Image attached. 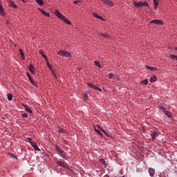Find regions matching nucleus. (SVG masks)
<instances>
[{
    "instance_id": "9",
    "label": "nucleus",
    "mask_w": 177,
    "mask_h": 177,
    "mask_svg": "<svg viewBox=\"0 0 177 177\" xmlns=\"http://www.w3.org/2000/svg\"><path fill=\"white\" fill-rule=\"evenodd\" d=\"M151 140H153V142H154V140H156V138H157V136H158V131H154V132L151 133Z\"/></svg>"
},
{
    "instance_id": "11",
    "label": "nucleus",
    "mask_w": 177,
    "mask_h": 177,
    "mask_svg": "<svg viewBox=\"0 0 177 177\" xmlns=\"http://www.w3.org/2000/svg\"><path fill=\"white\" fill-rule=\"evenodd\" d=\"M8 6H10V8H14V9H17V5H16V3L12 1H9Z\"/></svg>"
},
{
    "instance_id": "49",
    "label": "nucleus",
    "mask_w": 177,
    "mask_h": 177,
    "mask_svg": "<svg viewBox=\"0 0 177 177\" xmlns=\"http://www.w3.org/2000/svg\"><path fill=\"white\" fill-rule=\"evenodd\" d=\"M104 74H107V73H106V72H104Z\"/></svg>"
},
{
    "instance_id": "24",
    "label": "nucleus",
    "mask_w": 177,
    "mask_h": 177,
    "mask_svg": "<svg viewBox=\"0 0 177 177\" xmlns=\"http://www.w3.org/2000/svg\"><path fill=\"white\" fill-rule=\"evenodd\" d=\"M25 109L28 113H30V114L32 113V111L31 109H30V107H28V106L25 105Z\"/></svg>"
},
{
    "instance_id": "52",
    "label": "nucleus",
    "mask_w": 177,
    "mask_h": 177,
    "mask_svg": "<svg viewBox=\"0 0 177 177\" xmlns=\"http://www.w3.org/2000/svg\"><path fill=\"white\" fill-rule=\"evenodd\" d=\"M53 75H55V73H53Z\"/></svg>"
},
{
    "instance_id": "29",
    "label": "nucleus",
    "mask_w": 177,
    "mask_h": 177,
    "mask_svg": "<svg viewBox=\"0 0 177 177\" xmlns=\"http://www.w3.org/2000/svg\"><path fill=\"white\" fill-rule=\"evenodd\" d=\"M88 86H89L90 88H93V89H95L96 86H95V84H92V83H87Z\"/></svg>"
},
{
    "instance_id": "34",
    "label": "nucleus",
    "mask_w": 177,
    "mask_h": 177,
    "mask_svg": "<svg viewBox=\"0 0 177 177\" xmlns=\"http://www.w3.org/2000/svg\"><path fill=\"white\" fill-rule=\"evenodd\" d=\"M57 55H59L60 56H64V51L60 50L58 53Z\"/></svg>"
},
{
    "instance_id": "8",
    "label": "nucleus",
    "mask_w": 177,
    "mask_h": 177,
    "mask_svg": "<svg viewBox=\"0 0 177 177\" xmlns=\"http://www.w3.org/2000/svg\"><path fill=\"white\" fill-rule=\"evenodd\" d=\"M102 2L104 5H107V6H114V3L111 2L110 0H102Z\"/></svg>"
},
{
    "instance_id": "5",
    "label": "nucleus",
    "mask_w": 177,
    "mask_h": 177,
    "mask_svg": "<svg viewBox=\"0 0 177 177\" xmlns=\"http://www.w3.org/2000/svg\"><path fill=\"white\" fill-rule=\"evenodd\" d=\"M151 24H157L158 26H164V21L160 19H154L151 21Z\"/></svg>"
},
{
    "instance_id": "1",
    "label": "nucleus",
    "mask_w": 177,
    "mask_h": 177,
    "mask_svg": "<svg viewBox=\"0 0 177 177\" xmlns=\"http://www.w3.org/2000/svg\"><path fill=\"white\" fill-rule=\"evenodd\" d=\"M54 14L55 15V16H57V17H58L59 19H60L61 20H62V21H64V23H66V24H71V21H70V20H68V19H67L66 17H64V15H62V13L60 12H59V10H55L54 11Z\"/></svg>"
},
{
    "instance_id": "50",
    "label": "nucleus",
    "mask_w": 177,
    "mask_h": 177,
    "mask_svg": "<svg viewBox=\"0 0 177 177\" xmlns=\"http://www.w3.org/2000/svg\"><path fill=\"white\" fill-rule=\"evenodd\" d=\"M176 50H177V47L176 48Z\"/></svg>"
},
{
    "instance_id": "30",
    "label": "nucleus",
    "mask_w": 177,
    "mask_h": 177,
    "mask_svg": "<svg viewBox=\"0 0 177 177\" xmlns=\"http://www.w3.org/2000/svg\"><path fill=\"white\" fill-rule=\"evenodd\" d=\"M7 98H8V100L10 102L13 99V95L11 93H8Z\"/></svg>"
},
{
    "instance_id": "36",
    "label": "nucleus",
    "mask_w": 177,
    "mask_h": 177,
    "mask_svg": "<svg viewBox=\"0 0 177 177\" xmlns=\"http://www.w3.org/2000/svg\"><path fill=\"white\" fill-rule=\"evenodd\" d=\"M98 128H99V129H100V131H102V132H103V133H104V135H106H106H107L108 133L105 131V130L103 129V128H102V127H99Z\"/></svg>"
},
{
    "instance_id": "35",
    "label": "nucleus",
    "mask_w": 177,
    "mask_h": 177,
    "mask_svg": "<svg viewBox=\"0 0 177 177\" xmlns=\"http://www.w3.org/2000/svg\"><path fill=\"white\" fill-rule=\"evenodd\" d=\"M30 82H31L32 85H33V86H37V82H35V81H34L32 79V80H30Z\"/></svg>"
},
{
    "instance_id": "43",
    "label": "nucleus",
    "mask_w": 177,
    "mask_h": 177,
    "mask_svg": "<svg viewBox=\"0 0 177 177\" xmlns=\"http://www.w3.org/2000/svg\"><path fill=\"white\" fill-rule=\"evenodd\" d=\"M79 2H80V1H73V3H75V5H77V3H79Z\"/></svg>"
},
{
    "instance_id": "42",
    "label": "nucleus",
    "mask_w": 177,
    "mask_h": 177,
    "mask_svg": "<svg viewBox=\"0 0 177 177\" xmlns=\"http://www.w3.org/2000/svg\"><path fill=\"white\" fill-rule=\"evenodd\" d=\"M95 132H96L98 135L102 136V132H101L100 130H96V129H95Z\"/></svg>"
},
{
    "instance_id": "12",
    "label": "nucleus",
    "mask_w": 177,
    "mask_h": 177,
    "mask_svg": "<svg viewBox=\"0 0 177 177\" xmlns=\"http://www.w3.org/2000/svg\"><path fill=\"white\" fill-rule=\"evenodd\" d=\"M39 12L44 15V16H46V17H49L50 15L49 12H46L45 10H42L41 8H39Z\"/></svg>"
},
{
    "instance_id": "20",
    "label": "nucleus",
    "mask_w": 177,
    "mask_h": 177,
    "mask_svg": "<svg viewBox=\"0 0 177 177\" xmlns=\"http://www.w3.org/2000/svg\"><path fill=\"white\" fill-rule=\"evenodd\" d=\"M37 5H39V6H44V0H35Z\"/></svg>"
},
{
    "instance_id": "18",
    "label": "nucleus",
    "mask_w": 177,
    "mask_h": 177,
    "mask_svg": "<svg viewBox=\"0 0 177 177\" xmlns=\"http://www.w3.org/2000/svg\"><path fill=\"white\" fill-rule=\"evenodd\" d=\"M19 55H21L22 59H24L26 58V56L24 55V52H23V49L21 48H19Z\"/></svg>"
},
{
    "instance_id": "51",
    "label": "nucleus",
    "mask_w": 177,
    "mask_h": 177,
    "mask_svg": "<svg viewBox=\"0 0 177 177\" xmlns=\"http://www.w3.org/2000/svg\"><path fill=\"white\" fill-rule=\"evenodd\" d=\"M53 75H55V73H53Z\"/></svg>"
},
{
    "instance_id": "6",
    "label": "nucleus",
    "mask_w": 177,
    "mask_h": 177,
    "mask_svg": "<svg viewBox=\"0 0 177 177\" xmlns=\"http://www.w3.org/2000/svg\"><path fill=\"white\" fill-rule=\"evenodd\" d=\"M56 164H57V165H59V167H62V168H68V166L67 165V164H66V162H63V161H57Z\"/></svg>"
},
{
    "instance_id": "21",
    "label": "nucleus",
    "mask_w": 177,
    "mask_h": 177,
    "mask_svg": "<svg viewBox=\"0 0 177 177\" xmlns=\"http://www.w3.org/2000/svg\"><path fill=\"white\" fill-rule=\"evenodd\" d=\"M65 57H71V53L68 51H64V55Z\"/></svg>"
},
{
    "instance_id": "39",
    "label": "nucleus",
    "mask_w": 177,
    "mask_h": 177,
    "mask_svg": "<svg viewBox=\"0 0 177 177\" xmlns=\"http://www.w3.org/2000/svg\"><path fill=\"white\" fill-rule=\"evenodd\" d=\"M27 140H28V142L30 143V145H32V143H34V142H32V138H28Z\"/></svg>"
},
{
    "instance_id": "32",
    "label": "nucleus",
    "mask_w": 177,
    "mask_h": 177,
    "mask_svg": "<svg viewBox=\"0 0 177 177\" xmlns=\"http://www.w3.org/2000/svg\"><path fill=\"white\" fill-rule=\"evenodd\" d=\"M100 162H102V164H103V165H106V160H104V158H100Z\"/></svg>"
},
{
    "instance_id": "53",
    "label": "nucleus",
    "mask_w": 177,
    "mask_h": 177,
    "mask_svg": "<svg viewBox=\"0 0 177 177\" xmlns=\"http://www.w3.org/2000/svg\"><path fill=\"white\" fill-rule=\"evenodd\" d=\"M53 75H55V73H53Z\"/></svg>"
},
{
    "instance_id": "10",
    "label": "nucleus",
    "mask_w": 177,
    "mask_h": 177,
    "mask_svg": "<svg viewBox=\"0 0 177 177\" xmlns=\"http://www.w3.org/2000/svg\"><path fill=\"white\" fill-rule=\"evenodd\" d=\"M28 70L31 74H35V66H34L32 64H30Z\"/></svg>"
},
{
    "instance_id": "2",
    "label": "nucleus",
    "mask_w": 177,
    "mask_h": 177,
    "mask_svg": "<svg viewBox=\"0 0 177 177\" xmlns=\"http://www.w3.org/2000/svg\"><path fill=\"white\" fill-rule=\"evenodd\" d=\"M133 5H134V6L136 8H143V6H146L147 8H149V4L147 3V2L145 1H139V2H136V1H133Z\"/></svg>"
},
{
    "instance_id": "46",
    "label": "nucleus",
    "mask_w": 177,
    "mask_h": 177,
    "mask_svg": "<svg viewBox=\"0 0 177 177\" xmlns=\"http://www.w3.org/2000/svg\"><path fill=\"white\" fill-rule=\"evenodd\" d=\"M2 7V2L0 1V8Z\"/></svg>"
},
{
    "instance_id": "27",
    "label": "nucleus",
    "mask_w": 177,
    "mask_h": 177,
    "mask_svg": "<svg viewBox=\"0 0 177 177\" xmlns=\"http://www.w3.org/2000/svg\"><path fill=\"white\" fill-rule=\"evenodd\" d=\"M94 63H95V65L97 66V67H99V68H102V65L100 64V62L97 61H95Z\"/></svg>"
},
{
    "instance_id": "44",
    "label": "nucleus",
    "mask_w": 177,
    "mask_h": 177,
    "mask_svg": "<svg viewBox=\"0 0 177 177\" xmlns=\"http://www.w3.org/2000/svg\"><path fill=\"white\" fill-rule=\"evenodd\" d=\"M98 19H100V20H103V17H102L100 16L98 17Z\"/></svg>"
},
{
    "instance_id": "19",
    "label": "nucleus",
    "mask_w": 177,
    "mask_h": 177,
    "mask_svg": "<svg viewBox=\"0 0 177 177\" xmlns=\"http://www.w3.org/2000/svg\"><path fill=\"white\" fill-rule=\"evenodd\" d=\"M66 131L64 129H58V133H59V135H64V133H66Z\"/></svg>"
},
{
    "instance_id": "14",
    "label": "nucleus",
    "mask_w": 177,
    "mask_h": 177,
    "mask_svg": "<svg viewBox=\"0 0 177 177\" xmlns=\"http://www.w3.org/2000/svg\"><path fill=\"white\" fill-rule=\"evenodd\" d=\"M39 53H40V55L42 56V57H44L45 60L48 59V57L46 56V55H45L44 50L40 49L39 51Z\"/></svg>"
},
{
    "instance_id": "17",
    "label": "nucleus",
    "mask_w": 177,
    "mask_h": 177,
    "mask_svg": "<svg viewBox=\"0 0 177 177\" xmlns=\"http://www.w3.org/2000/svg\"><path fill=\"white\" fill-rule=\"evenodd\" d=\"M88 96H89V92H85L84 94V102H86L88 99Z\"/></svg>"
},
{
    "instance_id": "33",
    "label": "nucleus",
    "mask_w": 177,
    "mask_h": 177,
    "mask_svg": "<svg viewBox=\"0 0 177 177\" xmlns=\"http://www.w3.org/2000/svg\"><path fill=\"white\" fill-rule=\"evenodd\" d=\"M146 67L148 70H151V71H154V70L156 69V68L149 66H146Z\"/></svg>"
},
{
    "instance_id": "13",
    "label": "nucleus",
    "mask_w": 177,
    "mask_h": 177,
    "mask_svg": "<svg viewBox=\"0 0 177 177\" xmlns=\"http://www.w3.org/2000/svg\"><path fill=\"white\" fill-rule=\"evenodd\" d=\"M32 147H33V149L36 151H39L41 149H39V147H38V145H37V143H32L31 145Z\"/></svg>"
},
{
    "instance_id": "47",
    "label": "nucleus",
    "mask_w": 177,
    "mask_h": 177,
    "mask_svg": "<svg viewBox=\"0 0 177 177\" xmlns=\"http://www.w3.org/2000/svg\"><path fill=\"white\" fill-rule=\"evenodd\" d=\"M10 157H15V154L12 153V154L10 155Z\"/></svg>"
},
{
    "instance_id": "28",
    "label": "nucleus",
    "mask_w": 177,
    "mask_h": 177,
    "mask_svg": "<svg viewBox=\"0 0 177 177\" xmlns=\"http://www.w3.org/2000/svg\"><path fill=\"white\" fill-rule=\"evenodd\" d=\"M106 78H109V80H111V78H113V77H114V74L113 73H109L108 75H106Z\"/></svg>"
},
{
    "instance_id": "37",
    "label": "nucleus",
    "mask_w": 177,
    "mask_h": 177,
    "mask_svg": "<svg viewBox=\"0 0 177 177\" xmlns=\"http://www.w3.org/2000/svg\"><path fill=\"white\" fill-rule=\"evenodd\" d=\"M26 75H27V77H28L29 81H31V80H32V78H31V75H30V74L28 73V72L26 73Z\"/></svg>"
},
{
    "instance_id": "45",
    "label": "nucleus",
    "mask_w": 177,
    "mask_h": 177,
    "mask_svg": "<svg viewBox=\"0 0 177 177\" xmlns=\"http://www.w3.org/2000/svg\"><path fill=\"white\" fill-rule=\"evenodd\" d=\"M106 136H107L108 138H111V135H110V134L108 133V134L106 135Z\"/></svg>"
},
{
    "instance_id": "15",
    "label": "nucleus",
    "mask_w": 177,
    "mask_h": 177,
    "mask_svg": "<svg viewBox=\"0 0 177 177\" xmlns=\"http://www.w3.org/2000/svg\"><path fill=\"white\" fill-rule=\"evenodd\" d=\"M0 15L1 16H5L6 15V12L5 9H3V6L0 7Z\"/></svg>"
},
{
    "instance_id": "22",
    "label": "nucleus",
    "mask_w": 177,
    "mask_h": 177,
    "mask_svg": "<svg viewBox=\"0 0 177 177\" xmlns=\"http://www.w3.org/2000/svg\"><path fill=\"white\" fill-rule=\"evenodd\" d=\"M156 81H157V76H153V77H150V79H149V82H156Z\"/></svg>"
},
{
    "instance_id": "7",
    "label": "nucleus",
    "mask_w": 177,
    "mask_h": 177,
    "mask_svg": "<svg viewBox=\"0 0 177 177\" xmlns=\"http://www.w3.org/2000/svg\"><path fill=\"white\" fill-rule=\"evenodd\" d=\"M148 171L150 177H153L156 175V170L153 168L149 167Z\"/></svg>"
},
{
    "instance_id": "41",
    "label": "nucleus",
    "mask_w": 177,
    "mask_h": 177,
    "mask_svg": "<svg viewBox=\"0 0 177 177\" xmlns=\"http://www.w3.org/2000/svg\"><path fill=\"white\" fill-rule=\"evenodd\" d=\"M97 91H99V92H102V88L98 87V86H95V88Z\"/></svg>"
},
{
    "instance_id": "26",
    "label": "nucleus",
    "mask_w": 177,
    "mask_h": 177,
    "mask_svg": "<svg viewBox=\"0 0 177 177\" xmlns=\"http://www.w3.org/2000/svg\"><path fill=\"white\" fill-rule=\"evenodd\" d=\"M46 62L47 63V66L48 68L50 70V71H52V65H50V64L49 63V60L47 59H46Z\"/></svg>"
},
{
    "instance_id": "31",
    "label": "nucleus",
    "mask_w": 177,
    "mask_h": 177,
    "mask_svg": "<svg viewBox=\"0 0 177 177\" xmlns=\"http://www.w3.org/2000/svg\"><path fill=\"white\" fill-rule=\"evenodd\" d=\"M170 59H172L173 60H177V55H170Z\"/></svg>"
},
{
    "instance_id": "40",
    "label": "nucleus",
    "mask_w": 177,
    "mask_h": 177,
    "mask_svg": "<svg viewBox=\"0 0 177 177\" xmlns=\"http://www.w3.org/2000/svg\"><path fill=\"white\" fill-rule=\"evenodd\" d=\"M93 17H95V19H99V15H97V14H96V13H93Z\"/></svg>"
},
{
    "instance_id": "38",
    "label": "nucleus",
    "mask_w": 177,
    "mask_h": 177,
    "mask_svg": "<svg viewBox=\"0 0 177 177\" xmlns=\"http://www.w3.org/2000/svg\"><path fill=\"white\" fill-rule=\"evenodd\" d=\"M21 117H23L24 118H27L28 117V114H27V113H22L21 114Z\"/></svg>"
},
{
    "instance_id": "4",
    "label": "nucleus",
    "mask_w": 177,
    "mask_h": 177,
    "mask_svg": "<svg viewBox=\"0 0 177 177\" xmlns=\"http://www.w3.org/2000/svg\"><path fill=\"white\" fill-rule=\"evenodd\" d=\"M57 151L59 153V156H61L62 158H66L67 154L64 152L63 149L59 146H56Z\"/></svg>"
},
{
    "instance_id": "48",
    "label": "nucleus",
    "mask_w": 177,
    "mask_h": 177,
    "mask_svg": "<svg viewBox=\"0 0 177 177\" xmlns=\"http://www.w3.org/2000/svg\"><path fill=\"white\" fill-rule=\"evenodd\" d=\"M22 2H24V3H26V1L25 0H21Z\"/></svg>"
},
{
    "instance_id": "23",
    "label": "nucleus",
    "mask_w": 177,
    "mask_h": 177,
    "mask_svg": "<svg viewBox=\"0 0 177 177\" xmlns=\"http://www.w3.org/2000/svg\"><path fill=\"white\" fill-rule=\"evenodd\" d=\"M153 6L155 10L158 8V0H153Z\"/></svg>"
},
{
    "instance_id": "3",
    "label": "nucleus",
    "mask_w": 177,
    "mask_h": 177,
    "mask_svg": "<svg viewBox=\"0 0 177 177\" xmlns=\"http://www.w3.org/2000/svg\"><path fill=\"white\" fill-rule=\"evenodd\" d=\"M158 109L160 111H162V113H164L165 115H166V117H168V118H172V114L171 113H169V111H167L164 106L160 105L158 106Z\"/></svg>"
},
{
    "instance_id": "16",
    "label": "nucleus",
    "mask_w": 177,
    "mask_h": 177,
    "mask_svg": "<svg viewBox=\"0 0 177 177\" xmlns=\"http://www.w3.org/2000/svg\"><path fill=\"white\" fill-rule=\"evenodd\" d=\"M100 35H102V37H104V38H107L108 39H110V38H111V37L109 36L107 32L101 33Z\"/></svg>"
},
{
    "instance_id": "25",
    "label": "nucleus",
    "mask_w": 177,
    "mask_h": 177,
    "mask_svg": "<svg viewBox=\"0 0 177 177\" xmlns=\"http://www.w3.org/2000/svg\"><path fill=\"white\" fill-rule=\"evenodd\" d=\"M141 85H147L149 84V80L145 79V80H142L140 82Z\"/></svg>"
}]
</instances>
